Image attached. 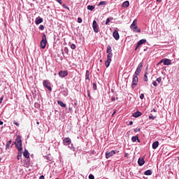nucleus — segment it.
I'll return each mask as SVG.
<instances>
[{
  "label": "nucleus",
  "instance_id": "27",
  "mask_svg": "<svg viewBox=\"0 0 179 179\" xmlns=\"http://www.w3.org/2000/svg\"><path fill=\"white\" fill-rule=\"evenodd\" d=\"M22 151H19L17 156V160H20V159H22Z\"/></svg>",
  "mask_w": 179,
  "mask_h": 179
},
{
  "label": "nucleus",
  "instance_id": "11",
  "mask_svg": "<svg viewBox=\"0 0 179 179\" xmlns=\"http://www.w3.org/2000/svg\"><path fill=\"white\" fill-rule=\"evenodd\" d=\"M58 75L60 78H65L68 76V71H60Z\"/></svg>",
  "mask_w": 179,
  "mask_h": 179
},
{
  "label": "nucleus",
  "instance_id": "40",
  "mask_svg": "<svg viewBox=\"0 0 179 179\" xmlns=\"http://www.w3.org/2000/svg\"><path fill=\"white\" fill-rule=\"evenodd\" d=\"M83 21V20H82L81 17H78V23H82Z\"/></svg>",
  "mask_w": 179,
  "mask_h": 179
},
{
  "label": "nucleus",
  "instance_id": "10",
  "mask_svg": "<svg viewBox=\"0 0 179 179\" xmlns=\"http://www.w3.org/2000/svg\"><path fill=\"white\" fill-rule=\"evenodd\" d=\"M92 28L94 33H99V28H97V22L94 20L92 22Z\"/></svg>",
  "mask_w": 179,
  "mask_h": 179
},
{
  "label": "nucleus",
  "instance_id": "58",
  "mask_svg": "<svg viewBox=\"0 0 179 179\" xmlns=\"http://www.w3.org/2000/svg\"><path fill=\"white\" fill-rule=\"evenodd\" d=\"M157 2L160 3V2H162V0H157Z\"/></svg>",
  "mask_w": 179,
  "mask_h": 179
},
{
  "label": "nucleus",
  "instance_id": "63",
  "mask_svg": "<svg viewBox=\"0 0 179 179\" xmlns=\"http://www.w3.org/2000/svg\"><path fill=\"white\" fill-rule=\"evenodd\" d=\"M0 162H1V157H0Z\"/></svg>",
  "mask_w": 179,
  "mask_h": 179
},
{
  "label": "nucleus",
  "instance_id": "36",
  "mask_svg": "<svg viewBox=\"0 0 179 179\" xmlns=\"http://www.w3.org/2000/svg\"><path fill=\"white\" fill-rule=\"evenodd\" d=\"M39 30H44V25L41 24V25L39 26Z\"/></svg>",
  "mask_w": 179,
  "mask_h": 179
},
{
  "label": "nucleus",
  "instance_id": "31",
  "mask_svg": "<svg viewBox=\"0 0 179 179\" xmlns=\"http://www.w3.org/2000/svg\"><path fill=\"white\" fill-rule=\"evenodd\" d=\"M152 85L153 86H155V87H157V86L159 85V84H157V81L156 80L152 81Z\"/></svg>",
  "mask_w": 179,
  "mask_h": 179
},
{
  "label": "nucleus",
  "instance_id": "19",
  "mask_svg": "<svg viewBox=\"0 0 179 179\" xmlns=\"http://www.w3.org/2000/svg\"><path fill=\"white\" fill-rule=\"evenodd\" d=\"M85 80H88V82H90V74H89V70L86 71V73H85Z\"/></svg>",
  "mask_w": 179,
  "mask_h": 179
},
{
  "label": "nucleus",
  "instance_id": "29",
  "mask_svg": "<svg viewBox=\"0 0 179 179\" xmlns=\"http://www.w3.org/2000/svg\"><path fill=\"white\" fill-rule=\"evenodd\" d=\"M101 5H107V1H100L98 4L99 6H101Z\"/></svg>",
  "mask_w": 179,
  "mask_h": 179
},
{
  "label": "nucleus",
  "instance_id": "48",
  "mask_svg": "<svg viewBox=\"0 0 179 179\" xmlns=\"http://www.w3.org/2000/svg\"><path fill=\"white\" fill-rule=\"evenodd\" d=\"M39 179H45L44 176H43V175L39 177Z\"/></svg>",
  "mask_w": 179,
  "mask_h": 179
},
{
  "label": "nucleus",
  "instance_id": "22",
  "mask_svg": "<svg viewBox=\"0 0 179 179\" xmlns=\"http://www.w3.org/2000/svg\"><path fill=\"white\" fill-rule=\"evenodd\" d=\"M57 104L60 106V107H63L64 108L66 107V104L64 103L62 101H57Z\"/></svg>",
  "mask_w": 179,
  "mask_h": 179
},
{
  "label": "nucleus",
  "instance_id": "52",
  "mask_svg": "<svg viewBox=\"0 0 179 179\" xmlns=\"http://www.w3.org/2000/svg\"><path fill=\"white\" fill-rule=\"evenodd\" d=\"M111 100L112 101H115V97H112Z\"/></svg>",
  "mask_w": 179,
  "mask_h": 179
},
{
  "label": "nucleus",
  "instance_id": "6",
  "mask_svg": "<svg viewBox=\"0 0 179 179\" xmlns=\"http://www.w3.org/2000/svg\"><path fill=\"white\" fill-rule=\"evenodd\" d=\"M115 150L108 151L106 152V159H110V157H113L114 155H115Z\"/></svg>",
  "mask_w": 179,
  "mask_h": 179
},
{
  "label": "nucleus",
  "instance_id": "55",
  "mask_svg": "<svg viewBox=\"0 0 179 179\" xmlns=\"http://www.w3.org/2000/svg\"><path fill=\"white\" fill-rule=\"evenodd\" d=\"M115 110H114V112L113 113V114H112V117H114V115L115 114Z\"/></svg>",
  "mask_w": 179,
  "mask_h": 179
},
{
  "label": "nucleus",
  "instance_id": "5",
  "mask_svg": "<svg viewBox=\"0 0 179 179\" xmlns=\"http://www.w3.org/2000/svg\"><path fill=\"white\" fill-rule=\"evenodd\" d=\"M143 66V63H142V62L139 63V64L138 65L136 70L134 73V75L138 76L139 75V73H141V72L142 71Z\"/></svg>",
  "mask_w": 179,
  "mask_h": 179
},
{
  "label": "nucleus",
  "instance_id": "1",
  "mask_svg": "<svg viewBox=\"0 0 179 179\" xmlns=\"http://www.w3.org/2000/svg\"><path fill=\"white\" fill-rule=\"evenodd\" d=\"M113 50L111 49L110 45H108L106 52H107V57H106V61L105 62V65L106 68H108L110 66V64H111V61H113V52H111Z\"/></svg>",
  "mask_w": 179,
  "mask_h": 179
},
{
  "label": "nucleus",
  "instance_id": "56",
  "mask_svg": "<svg viewBox=\"0 0 179 179\" xmlns=\"http://www.w3.org/2000/svg\"><path fill=\"white\" fill-rule=\"evenodd\" d=\"M64 50L66 51V52H68V48H65Z\"/></svg>",
  "mask_w": 179,
  "mask_h": 179
},
{
  "label": "nucleus",
  "instance_id": "26",
  "mask_svg": "<svg viewBox=\"0 0 179 179\" xmlns=\"http://www.w3.org/2000/svg\"><path fill=\"white\" fill-rule=\"evenodd\" d=\"M148 75H149V73L146 71L144 74V78H143L145 82H148V80H149V79L148 78Z\"/></svg>",
  "mask_w": 179,
  "mask_h": 179
},
{
  "label": "nucleus",
  "instance_id": "9",
  "mask_svg": "<svg viewBox=\"0 0 179 179\" xmlns=\"http://www.w3.org/2000/svg\"><path fill=\"white\" fill-rule=\"evenodd\" d=\"M145 43H146V39L140 40L137 43V45H136V48H135V51H136V50H138V48H139V47H141V45H142V44H145Z\"/></svg>",
  "mask_w": 179,
  "mask_h": 179
},
{
  "label": "nucleus",
  "instance_id": "46",
  "mask_svg": "<svg viewBox=\"0 0 179 179\" xmlns=\"http://www.w3.org/2000/svg\"><path fill=\"white\" fill-rule=\"evenodd\" d=\"M2 101H3V96L0 98V104H2Z\"/></svg>",
  "mask_w": 179,
  "mask_h": 179
},
{
  "label": "nucleus",
  "instance_id": "42",
  "mask_svg": "<svg viewBox=\"0 0 179 179\" xmlns=\"http://www.w3.org/2000/svg\"><path fill=\"white\" fill-rule=\"evenodd\" d=\"M63 8H64L65 9H68V10H69V7H68V6L63 4Z\"/></svg>",
  "mask_w": 179,
  "mask_h": 179
},
{
  "label": "nucleus",
  "instance_id": "45",
  "mask_svg": "<svg viewBox=\"0 0 179 179\" xmlns=\"http://www.w3.org/2000/svg\"><path fill=\"white\" fill-rule=\"evenodd\" d=\"M13 124H15V125H16L17 127H19V123L17 122H16V121H14L13 122Z\"/></svg>",
  "mask_w": 179,
  "mask_h": 179
},
{
  "label": "nucleus",
  "instance_id": "38",
  "mask_svg": "<svg viewBox=\"0 0 179 179\" xmlns=\"http://www.w3.org/2000/svg\"><path fill=\"white\" fill-rule=\"evenodd\" d=\"M155 119H156L155 116H153V115L149 116V120H155Z\"/></svg>",
  "mask_w": 179,
  "mask_h": 179
},
{
  "label": "nucleus",
  "instance_id": "35",
  "mask_svg": "<svg viewBox=\"0 0 179 179\" xmlns=\"http://www.w3.org/2000/svg\"><path fill=\"white\" fill-rule=\"evenodd\" d=\"M69 149H71V150H75V147H73V144H71V145H69Z\"/></svg>",
  "mask_w": 179,
  "mask_h": 179
},
{
  "label": "nucleus",
  "instance_id": "44",
  "mask_svg": "<svg viewBox=\"0 0 179 179\" xmlns=\"http://www.w3.org/2000/svg\"><path fill=\"white\" fill-rule=\"evenodd\" d=\"M139 131H141V129L139 128L134 129V132H139Z\"/></svg>",
  "mask_w": 179,
  "mask_h": 179
},
{
  "label": "nucleus",
  "instance_id": "33",
  "mask_svg": "<svg viewBox=\"0 0 179 179\" xmlns=\"http://www.w3.org/2000/svg\"><path fill=\"white\" fill-rule=\"evenodd\" d=\"M156 82H157V83H160L162 82V77L157 78Z\"/></svg>",
  "mask_w": 179,
  "mask_h": 179
},
{
  "label": "nucleus",
  "instance_id": "61",
  "mask_svg": "<svg viewBox=\"0 0 179 179\" xmlns=\"http://www.w3.org/2000/svg\"><path fill=\"white\" fill-rule=\"evenodd\" d=\"M54 75H55V76H57V73H55Z\"/></svg>",
  "mask_w": 179,
  "mask_h": 179
},
{
  "label": "nucleus",
  "instance_id": "30",
  "mask_svg": "<svg viewBox=\"0 0 179 179\" xmlns=\"http://www.w3.org/2000/svg\"><path fill=\"white\" fill-rule=\"evenodd\" d=\"M87 9L88 10H93V9H94V6L89 5L87 6Z\"/></svg>",
  "mask_w": 179,
  "mask_h": 179
},
{
  "label": "nucleus",
  "instance_id": "60",
  "mask_svg": "<svg viewBox=\"0 0 179 179\" xmlns=\"http://www.w3.org/2000/svg\"><path fill=\"white\" fill-rule=\"evenodd\" d=\"M36 124H37V125H39V124H40V122H37Z\"/></svg>",
  "mask_w": 179,
  "mask_h": 179
},
{
  "label": "nucleus",
  "instance_id": "17",
  "mask_svg": "<svg viewBox=\"0 0 179 179\" xmlns=\"http://www.w3.org/2000/svg\"><path fill=\"white\" fill-rule=\"evenodd\" d=\"M23 156L26 157V159H29V157H30V153H29V150L25 149L23 153Z\"/></svg>",
  "mask_w": 179,
  "mask_h": 179
},
{
  "label": "nucleus",
  "instance_id": "7",
  "mask_svg": "<svg viewBox=\"0 0 179 179\" xmlns=\"http://www.w3.org/2000/svg\"><path fill=\"white\" fill-rule=\"evenodd\" d=\"M164 63V65H171V60L170 59H163L159 62V64Z\"/></svg>",
  "mask_w": 179,
  "mask_h": 179
},
{
  "label": "nucleus",
  "instance_id": "50",
  "mask_svg": "<svg viewBox=\"0 0 179 179\" xmlns=\"http://www.w3.org/2000/svg\"><path fill=\"white\" fill-rule=\"evenodd\" d=\"M128 156H129V155H128V153H124V157H128Z\"/></svg>",
  "mask_w": 179,
  "mask_h": 179
},
{
  "label": "nucleus",
  "instance_id": "13",
  "mask_svg": "<svg viewBox=\"0 0 179 179\" xmlns=\"http://www.w3.org/2000/svg\"><path fill=\"white\" fill-rule=\"evenodd\" d=\"M137 24L138 21L136 20H134L132 22V24L130 25V29L133 30V29H137Z\"/></svg>",
  "mask_w": 179,
  "mask_h": 179
},
{
  "label": "nucleus",
  "instance_id": "32",
  "mask_svg": "<svg viewBox=\"0 0 179 179\" xmlns=\"http://www.w3.org/2000/svg\"><path fill=\"white\" fill-rule=\"evenodd\" d=\"M71 50H75L76 48V45H75L74 43H72L71 45Z\"/></svg>",
  "mask_w": 179,
  "mask_h": 179
},
{
  "label": "nucleus",
  "instance_id": "41",
  "mask_svg": "<svg viewBox=\"0 0 179 179\" xmlns=\"http://www.w3.org/2000/svg\"><path fill=\"white\" fill-rule=\"evenodd\" d=\"M110 23V18H107L105 24L108 25Z\"/></svg>",
  "mask_w": 179,
  "mask_h": 179
},
{
  "label": "nucleus",
  "instance_id": "47",
  "mask_svg": "<svg viewBox=\"0 0 179 179\" xmlns=\"http://www.w3.org/2000/svg\"><path fill=\"white\" fill-rule=\"evenodd\" d=\"M87 96L90 99V91L87 90Z\"/></svg>",
  "mask_w": 179,
  "mask_h": 179
},
{
  "label": "nucleus",
  "instance_id": "8",
  "mask_svg": "<svg viewBox=\"0 0 179 179\" xmlns=\"http://www.w3.org/2000/svg\"><path fill=\"white\" fill-rule=\"evenodd\" d=\"M72 143V141L69 138V137L64 138L63 140V145L65 146H68V145H71Z\"/></svg>",
  "mask_w": 179,
  "mask_h": 179
},
{
  "label": "nucleus",
  "instance_id": "4",
  "mask_svg": "<svg viewBox=\"0 0 179 179\" xmlns=\"http://www.w3.org/2000/svg\"><path fill=\"white\" fill-rule=\"evenodd\" d=\"M138 82H139V78H138V76L134 74L131 83L132 89H135V87H136V86L138 85Z\"/></svg>",
  "mask_w": 179,
  "mask_h": 179
},
{
  "label": "nucleus",
  "instance_id": "16",
  "mask_svg": "<svg viewBox=\"0 0 179 179\" xmlns=\"http://www.w3.org/2000/svg\"><path fill=\"white\" fill-rule=\"evenodd\" d=\"M43 18H41V17H36V20H35L36 24H40L43 23Z\"/></svg>",
  "mask_w": 179,
  "mask_h": 179
},
{
  "label": "nucleus",
  "instance_id": "14",
  "mask_svg": "<svg viewBox=\"0 0 179 179\" xmlns=\"http://www.w3.org/2000/svg\"><path fill=\"white\" fill-rule=\"evenodd\" d=\"M113 36L115 38V40H120V34H118L117 30H115L113 33Z\"/></svg>",
  "mask_w": 179,
  "mask_h": 179
},
{
  "label": "nucleus",
  "instance_id": "20",
  "mask_svg": "<svg viewBox=\"0 0 179 179\" xmlns=\"http://www.w3.org/2000/svg\"><path fill=\"white\" fill-rule=\"evenodd\" d=\"M157 148H159V141H155L152 143V149L155 150L157 149Z\"/></svg>",
  "mask_w": 179,
  "mask_h": 179
},
{
  "label": "nucleus",
  "instance_id": "23",
  "mask_svg": "<svg viewBox=\"0 0 179 179\" xmlns=\"http://www.w3.org/2000/svg\"><path fill=\"white\" fill-rule=\"evenodd\" d=\"M122 8H128L129 6V1H126L122 4Z\"/></svg>",
  "mask_w": 179,
  "mask_h": 179
},
{
  "label": "nucleus",
  "instance_id": "28",
  "mask_svg": "<svg viewBox=\"0 0 179 179\" xmlns=\"http://www.w3.org/2000/svg\"><path fill=\"white\" fill-rule=\"evenodd\" d=\"M132 30L133 31H136V33H141V29L138 27L137 28H133Z\"/></svg>",
  "mask_w": 179,
  "mask_h": 179
},
{
  "label": "nucleus",
  "instance_id": "53",
  "mask_svg": "<svg viewBox=\"0 0 179 179\" xmlns=\"http://www.w3.org/2000/svg\"><path fill=\"white\" fill-rule=\"evenodd\" d=\"M109 19H110V20H114V17H109Z\"/></svg>",
  "mask_w": 179,
  "mask_h": 179
},
{
  "label": "nucleus",
  "instance_id": "25",
  "mask_svg": "<svg viewBox=\"0 0 179 179\" xmlns=\"http://www.w3.org/2000/svg\"><path fill=\"white\" fill-rule=\"evenodd\" d=\"M10 143H12V141H7L6 145V150H8V149H9V148L10 147Z\"/></svg>",
  "mask_w": 179,
  "mask_h": 179
},
{
  "label": "nucleus",
  "instance_id": "59",
  "mask_svg": "<svg viewBox=\"0 0 179 179\" xmlns=\"http://www.w3.org/2000/svg\"><path fill=\"white\" fill-rule=\"evenodd\" d=\"M152 111H154V113H156L155 109H152V110H151V112H152Z\"/></svg>",
  "mask_w": 179,
  "mask_h": 179
},
{
  "label": "nucleus",
  "instance_id": "12",
  "mask_svg": "<svg viewBox=\"0 0 179 179\" xmlns=\"http://www.w3.org/2000/svg\"><path fill=\"white\" fill-rule=\"evenodd\" d=\"M48 84H49L48 80H43V85L44 87H46V89H48V90L51 92V90H52V88H51V87L49 86Z\"/></svg>",
  "mask_w": 179,
  "mask_h": 179
},
{
  "label": "nucleus",
  "instance_id": "15",
  "mask_svg": "<svg viewBox=\"0 0 179 179\" xmlns=\"http://www.w3.org/2000/svg\"><path fill=\"white\" fill-rule=\"evenodd\" d=\"M141 115H142V113L139 111H136L132 114V117H134V118H138V117H141Z\"/></svg>",
  "mask_w": 179,
  "mask_h": 179
},
{
  "label": "nucleus",
  "instance_id": "2",
  "mask_svg": "<svg viewBox=\"0 0 179 179\" xmlns=\"http://www.w3.org/2000/svg\"><path fill=\"white\" fill-rule=\"evenodd\" d=\"M15 148L17 149L18 152H22L23 148H22V138H20V136H17L15 139Z\"/></svg>",
  "mask_w": 179,
  "mask_h": 179
},
{
  "label": "nucleus",
  "instance_id": "57",
  "mask_svg": "<svg viewBox=\"0 0 179 179\" xmlns=\"http://www.w3.org/2000/svg\"><path fill=\"white\" fill-rule=\"evenodd\" d=\"M69 111H72V108L69 107Z\"/></svg>",
  "mask_w": 179,
  "mask_h": 179
},
{
  "label": "nucleus",
  "instance_id": "39",
  "mask_svg": "<svg viewBox=\"0 0 179 179\" xmlns=\"http://www.w3.org/2000/svg\"><path fill=\"white\" fill-rule=\"evenodd\" d=\"M89 179H94V176H93V174H90Z\"/></svg>",
  "mask_w": 179,
  "mask_h": 179
},
{
  "label": "nucleus",
  "instance_id": "54",
  "mask_svg": "<svg viewBox=\"0 0 179 179\" xmlns=\"http://www.w3.org/2000/svg\"><path fill=\"white\" fill-rule=\"evenodd\" d=\"M0 125H3V122H2L1 120H0Z\"/></svg>",
  "mask_w": 179,
  "mask_h": 179
},
{
  "label": "nucleus",
  "instance_id": "34",
  "mask_svg": "<svg viewBox=\"0 0 179 179\" xmlns=\"http://www.w3.org/2000/svg\"><path fill=\"white\" fill-rule=\"evenodd\" d=\"M93 90H97V84L93 83Z\"/></svg>",
  "mask_w": 179,
  "mask_h": 179
},
{
  "label": "nucleus",
  "instance_id": "3",
  "mask_svg": "<svg viewBox=\"0 0 179 179\" xmlns=\"http://www.w3.org/2000/svg\"><path fill=\"white\" fill-rule=\"evenodd\" d=\"M46 45H47V36H45V34H43L42 36V40L41 41V48H42V50H44Z\"/></svg>",
  "mask_w": 179,
  "mask_h": 179
},
{
  "label": "nucleus",
  "instance_id": "21",
  "mask_svg": "<svg viewBox=\"0 0 179 179\" xmlns=\"http://www.w3.org/2000/svg\"><path fill=\"white\" fill-rule=\"evenodd\" d=\"M145 176H152L153 174V171L150 169H148L144 172Z\"/></svg>",
  "mask_w": 179,
  "mask_h": 179
},
{
  "label": "nucleus",
  "instance_id": "51",
  "mask_svg": "<svg viewBox=\"0 0 179 179\" xmlns=\"http://www.w3.org/2000/svg\"><path fill=\"white\" fill-rule=\"evenodd\" d=\"M24 166L27 168V167H29V164H27V163L24 164Z\"/></svg>",
  "mask_w": 179,
  "mask_h": 179
},
{
  "label": "nucleus",
  "instance_id": "37",
  "mask_svg": "<svg viewBox=\"0 0 179 179\" xmlns=\"http://www.w3.org/2000/svg\"><path fill=\"white\" fill-rule=\"evenodd\" d=\"M144 98H145V94H141V95H140V99H141V100H143Z\"/></svg>",
  "mask_w": 179,
  "mask_h": 179
},
{
  "label": "nucleus",
  "instance_id": "49",
  "mask_svg": "<svg viewBox=\"0 0 179 179\" xmlns=\"http://www.w3.org/2000/svg\"><path fill=\"white\" fill-rule=\"evenodd\" d=\"M133 124H134V122L130 121L129 123V125H133Z\"/></svg>",
  "mask_w": 179,
  "mask_h": 179
},
{
  "label": "nucleus",
  "instance_id": "24",
  "mask_svg": "<svg viewBox=\"0 0 179 179\" xmlns=\"http://www.w3.org/2000/svg\"><path fill=\"white\" fill-rule=\"evenodd\" d=\"M138 141V142H141L139 141V138H138V136H134L132 138H131V141L132 142H136Z\"/></svg>",
  "mask_w": 179,
  "mask_h": 179
},
{
  "label": "nucleus",
  "instance_id": "43",
  "mask_svg": "<svg viewBox=\"0 0 179 179\" xmlns=\"http://www.w3.org/2000/svg\"><path fill=\"white\" fill-rule=\"evenodd\" d=\"M57 2H58V3H59L60 5H62V0H55Z\"/></svg>",
  "mask_w": 179,
  "mask_h": 179
},
{
  "label": "nucleus",
  "instance_id": "62",
  "mask_svg": "<svg viewBox=\"0 0 179 179\" xmlns=\"http://www.w3.org/2000/svg\"><path fill=\"white\" fill-rule=\"evenodd\" d=\"M178 160H179V157H178Z\"/></svg>",
  "mask_w": 179,
  "mask_h": 179
},
{
  "label": "nucleus",
  "instance_id": "18",
  "mask_svg": "<svg viewBox=\"0 0 179 179\" xmlns=\"http://www.w3.org/2000/svg\"><path fill=\"white\" fill-rule=\"evenodd\" d=\"M138 166H143L145 164V159L143 158H138Z\"/></svg>",
  "mask_w": 179,
  "mask_h": 179
}]
</instances>
